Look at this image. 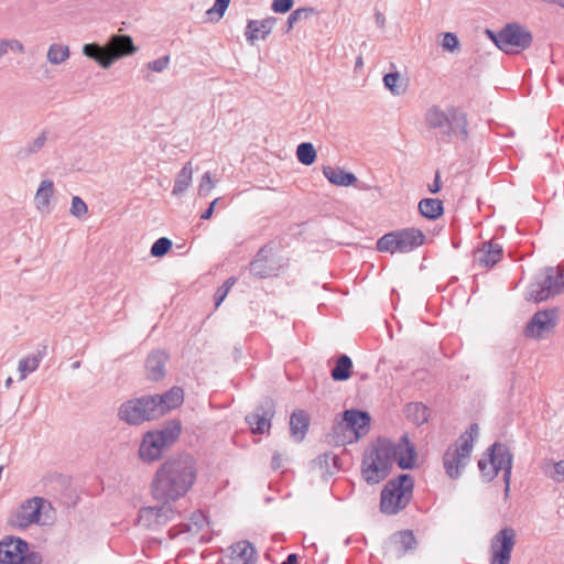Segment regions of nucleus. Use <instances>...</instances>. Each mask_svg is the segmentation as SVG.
<instances>
[{
    "mask_svg": "<svg viewBox=\"0 0 564 564\" xmlns=\"http://www.w3.org/2000/svg\"><path fill=\"white\" fill-rule=\"evenodd\" d=\"M280 564H299V556L295 553H290Z\"/></svg>",
    "mask_w": 564,
    "mask_h": 564,
    "instance_id": "774afa93",
    "label": "nucleus"
},
{
    "mask_svg": "<svg viewBox=\"0 0 564 564\" xmlns=\"http://www.w3.org/2000/svg\"><path fill=\"white\" fill-rule=\"evenodd\" d=\"M54 195V183L52 180H43L35 194L36 208L44 213L48 212L51 198Z\"/></svg>",
    "mask_w": 564,
    "mask_h": 564,
    "instance_id": "f704fd0d",
    "label": "nucleus"
},
{
    "mask_svg": "<svg viewBox=\"0 0 564 564\" xmlns=\"http://www.w3.org/2000/svg\"><path fill=\"white\" fill-rule=\"evenodd\" d=\"M513 466V454L508 445L496 441V477L502 470V480L505 484V500L509 498L511 473Z\"/></svg>",
    "mask_w": 564,
    "mask_h": 564,
    "instance_id": "aec40b11",
    "label": "nucleus"
},
{
    "mask_svg": "<svg viewBox=\"0 0 564 564\" xmlns=\"http://www.w3.org/2000/svg\"><path fill=\"white\" fill-rule=\"evenodd\" d=\"M196 478V459L191 454L172 455L155 471L151 494L160 502L176 501L191 490Z\"/></svg>",
    "mask_w": 564,
    "mask_h": 564,
    "instance_id": "f257e3e1",
    "label": "nucleus"
},
{
    "mask_svg": "<svg viewBox=\"0 0 564 564\" xmlns=\"http://www.w3.org/2000/svg\"><path fill=\"white\" fill-rule=\"evenodd\" d=\"M532 42L531 31L517 22L507 23L496 32V47L506 54L520 53L529 48Z\"/></svg>",
    "mask_w": 564,
    "mask_h": 564,
    "instance_id": "1a4fd4ad",
    "label": "nucleus"
},
{
    "mask_svg": "<svg viewBox=\"0 0 564 564\" xmlns=\"http://www.w3.org/2000/svg\"><path fill=\"white\" fill-rule=\"evenodd\" d=\"M443 50L451 53L455 52L459 47V40L455 33L445 32L443 33V40L441 42Z\"/></svg>",
    "mask_w": 564,
    "mask_h": 564,
    "instance_id": "3c124183",
    "label": "nucleus"
},
{
    "mask_svg": "<svg viewBox=\"0 0 564 564\" xmlns=\"http://www.w3.org/2000/svg\"><path fill=\"white\" fill-rule=\"evenodd\" d=\"M276 403L271 397H263L254 408V411L247 414L246 423L252 434H265L271 429V421L275 415Z\"/></svg>",
    "mask_w": 564,
    "mask_h": 564,
    "instance_id": "f8f14e48",
    "label": "nucleus"
},
{
    "mask_svg": "<svg viewBox=\"0 0 564 564\" xmlns=\"http://www.w3.org/2000/svg\"><path fill=\"white\" fill-rule=\"evenodd\" d=\"M384 87L394 96H401L408 87V79H403L398 70L390 72L383 76Z\"/></svg>",
    "mask_w": 564,
    "mask_h": 564,
    "instance_id": "ea45409f",
    "label": "nucleus"
},
{
    "mask_svg": "<svg viewBox=\"0 0 564 564\" xmlns=\"http://www.w3.org/2000/svg\"><path fill=\"white\" fill-rule=\"evenodd\" d=\"M45 355L46 346H43V349L39 350L35 355L21 359L19 361L20 380L25 379L29 373L35 371Z\"/></svg>",
    "mask_w": 564,
    "mask_h": 564,
    "instance_id": "58836bf2",
    "label": "nucleus"
},
{
    "mask_svg": "<svg viewBox=\"0 0 564 564\" xmlns=\"http://www.w3.org/2000/svg\"><path fill=\"white\" fill-rule=\"evenodd\" d=\"M69 56V48L66 45L52 44L47 51V59L54 65H58L66 61Z\"/></svg>",
    "mask_w": 564,
    "mask_h": 564,
    "instance_id": "c03bdc74",
    "label": "nucleus"
},
{
    "mask_svg": "<svg viewBox=\"0 0 564 564\" xmlns=\"http://www.w3.org/2000/svg\"><path fill=\"white\" fill-rule=\"evenodd\" d=\"M219 200H220V198L218 197V198H215L213 202H210L208 207L202 213L200 219H203V220L210 219L215 212V207Z\"/></svg>",
    "mask_w": 564,
    "mask_h": 564,
    "instance_id": "4d7b16f0",
    "label": "nucleus"
},
{
    "mask_svg": "<svg viewBox=\"0 0 564 564\" xmlns=\"http://www.w3.org/2000/svg\"><path fill=\"white\" fill-rule=\"evenodd\" d=\"M45 505L51 507V502L42 497L26 499L10 513L7 525L11 529L25 530L32 524H39Z\"/></svg>",
    "mask_w": 564,
    "mask_h": 564,
    "instance_id": "9d476101",
    "label": "nucleus"
},
{
    "mask_svg": "<svg viewBox=\"0 0 564 564\" xmlns=\"http://www.w3.org/2000/svg\"><path fill=\"white\" fill-rule=\"evenodd\" d=\"M170 359V355L165 349H153L149 352L144 368L145 377L149 381L160 382L166 377V364Z\"/></svg>",
    "mask_w": 564,
    "mask_h": 564,
    "instance_id": "a211bd4d",
    "label": "nucleus"
},
{
    "mask_svg": "<svg viewBox=\"0 0 564 564\" xmlns=\"http://www.w3.org/2000/svg\"><path fill=\"white\" fill-rule=\"evenodd\" d=\"M158 419L166 415L172 410L180 408L184 402V390L174 386L164 393L151 394Z\"/></svg>",
    "mask_w": 564,
    "mask_h": 564,
    "instance_id": "f3484780",
    "label": "nucleus"
},
{
    "mask_svg": "<svg viewBox=\"0 0 564 564\" xmlns=\"http://www.w3.org/2000/svg\"><path fill=\"white\" fill-rule=\"evenodd\" d=\"M173 247V242L167 237H161L156 239L150 249V254L153 258H162L164 257Z\"/></svg>",
    "mask_w": 564,
    "mask_h": 564,
    "instance_id": "a18cd8bd",
    "label": "nucleus"
},
{
    "mask_svg": "<svg viewBox=\"0 0 564 564\" xmlns=\"http://www.w3.org/2000/svg\"><path fill=\"white\" fill-rule=\"evenodd\" d=\"M479 427L477 423H471L469 427L457 438L456 443L459 445L464 443V441H468L470 443V452L474 447V441L478 436Z\"/></svg>",
    "mask_w": 564,
    "mask_h": 564,
    "instance_id": "603ef678",
    "label": "nucleus"
},
{
    "mask_svg": "<svg viewBox=\"0 0 564 564\" xmlns=\"http://www.w3.org/2000/svg\"><path fill=\"white\" fill-rule=\"evenodd\" d=\"M311 423L310 415L302 409L294 410L290 416V434L295 442L305 438Z\"/></svg>",
    "mask_w": 564,
    "mask_h": 564,
    "instance_id": "c85d7f7f",
    "label": "nucleus"
},
{
    "mask_svg": "<svg viewBox=\"0 0 564 564\" xmlns=\"http://www.w3.org/2000/svg\"><path fill=\"white\" fill-rule=\"evenodd\" d=\"M517 543V533L512 527H505L496 533V564H510Z\"/></svg>",
    "mask_w": 564,
    "mask_h": 564,
    "instance_id": "6ab92c4d",
    "label": "nucleus"
},
{
    "mask_svg": "<svg viewBox=\"0 0 564 564\" xmlns=\"http://www.w3.org/2000/svg\"><path fill=\"white\" fill-rule=\"evenodd\" d=\"M155 436L167 448H171L180 438L182 433V421L180 419H171L165 421L160 429L151 430Z\"/></svg>",
    "mask_w": 564,
    "mask_h": 564,
    "instance_id": "bb28decb",
    "label": "nucleus"
},
{
    "mask_svg": "<svg viewBox=\"0 0 564 564\" xmlns=\"http://www.w3.org/2000/svg\"><path fill=\"white\" fill-rule=\"evenodd\" d=\"M457 110H452V118H449L438 106L430 108L425 115V121L430 129H440L444 137H452L455 133L454 123L462 126V133L464 138L467 137L466 119L464 116L457 117Z\"/></svg>",
    "mask_w": 564,
    "mask_h": 564,
    "instance_id": "ddd939ff",
    "label": "nucleus"
},
{
    "mask_svg": "<svg viewBox=\"0 0 564 564\" xmlns=\"http://www.w3.org/2000/svg\"><path fill=\"white\" fill-rule=\"evenodd\" d=\"M192 174H193V170L191 166V162H187L182 167V170L177 173V175L175 177L174 186H173V191H172L173 195L180 196L187 191V188L189 187V185L192 183Z\"/></svg>",
    "mask_w": 564,
    "mask_h": 564,
    "instance_id": "a19ab883",
    "label": "nucleus"
},
{
    "mask_svg": "<svg viewBox=\"0 0 564 564\" xmlns=\"http://www.w3.org/2000/svg\"><path fill=\"white\" fill-rule=\"evenodd\" d=\"M230 0H215V11H218V18H223L227 8L229 7Z\"/></svg>",
    "mask_w": 564,
    "mask_h": 564,
    "instance_id": "13d9d810",
    "label": "nucleus"
},
{
    "mask_svg": "<svg viewBox=\"0 0 564 564\" xmlns=\"http://www.w3.org/2000/svg\"><path fill=\"white\" fill-rule=\"evenodd\" d=\"M47 141V131L43 130L39 137H36L34 140L29 141L24 145L20 147L15 153L14 156L19 161H26L31 156L37 154L45 145Z\"/></svg>",
    "mask_w": 564,
    "mask_h": 564,
    "instance_id": "2f4dec72",
    "label": "nucleus"
},
{
    "mask_svg": "<svg viewBox=\"0 0 564 564\" xmlns=\"http://www.w3.org/2000/svg\"><path fill=\"white\" fill-rule=\"evenodd\" d=\"M69 212L74 217L83 218L84 216L87 215L88 207L87 204L79 196H73Z\"/></svg>",
    "mask_w": 564,
    "mask_h": 564,
    "instance_id": "8fccbe9b",
    "label": "nucleus"
},
{
    "mask_svg": "<svg viewBox=\"0 0 564 564\" xmlns=\"http://www.w3.org/2000/svg\"><path fill=\"white\" fill-rule=\"evenodd\" d=\"M42 555L26 540L7 535L0 541V564H42Z\"/></svg>",
    "mask_w": 564,
    "mask_h": 564,
    "instance_id": "0eeeda50",
    "label": "nucleus"
},
{
    "mask_svg": "<svg viewBox=\"0 0 564 564\" xmlns=\"http://www.w3.org/2000/svg\"><path fill=\"white\" fill-rule=\"evenodd\" d=\"M558 307L539 310L528 321L523 334L527 338L541 339L553 333L558 322Z\"/></svg>",
    "mask_w": 564,
    "mask_h": 564,
    "instance_id": "9b49d317",
    "label": "nucleus"
},
{
    "mask_svg": "<svg viewBox=\"0 0 564 564\" xmlns=\"http://www.w3.org/2000/svg\"><path fill=\"white\" fill-rule=\"evenodd\" d=\"M107 47L111 54V58H115V62L132 55L137 51L132 37L128 34L111 35L107 42Z\"/></svg>",
    "mask_w": 564,
    "mask_h": 564,
    "instance_id": "b1692460",
    "label": "nucleus"
},
{
    "mask_svg": "<svg viewBox=\"0 0 564 564\" xmlns=\"http://www.w3.org/2000/svg\"><path fill=\"white\" fill-rule=\"evenodd\" d=\"M271 467L273 470H278L282 467V457L278 452H275L272 456Z\"/></svg>",
    "mask_w": 564,
    "mask_h": 564,
    "instance_id": "e2e57ef3",
    "label": "nucleus"
},
{
    "mask_svg": "<svg viewBox=\"0 0 564 564\" xmlns=\"http://www.w3.org/2000/svg\"><path fill=\"white\" fill-rule=\"evenodd\" d=\"M564 292V265L544 267L527 286L523 297L530 303H541Z\"/></svg>",
    "mask_w": 564,
    "mask_h": 564,
    "instance_id": "7ed1b4c3",
    "label": "nucleus"
},
{
    "mask_svg": "<svg viewBox=\"0 0 564 564\" xmlns=\"http://www.w3.org/2000/svg\"><path fill=\"white\" fill-rule=\"evenodd\" d=\"M170 503L162 502L161 506L141 508L138 513V524L150 530L165 525L175 516V510Z\"/></svg>",
    "mask_w": 564,
    "mask_h": 564,
    "instance_id": "dca6fc26",
    "label": "nucleus"
},
{
    "mask_svg": "<svg viewBox=\"0 0 564 564\" xmlns=\"http://www.w3.org/2000/svg\"><path fill=\"white\" fill-rule=\"evenodd\" d=\"M323 174L327 181L336 186H352L358 182L357 176L352 172L345 171L340 167L324 166Z\"/></svg>",
    "mask_w": 564,
    "mask_h": 564,
    "instance_id": "7c9ffc66",
    "label": "nucleus"
},
{
    "mask_svg": "<svg viewBox=\"0 0 564 564\" xmlns=\"http://www.w3.org/2000/svg\"><path fill=\"white\" fill-rule=\"evenodd\" d=\"M296 158L303 165H312L317 158L316 150L311 142H302L296 148Z\"/></svg>",
    "mask_w": 564,
    "mask_h": 564,
    "instance_id": "37998d69",
    "label": "nucleus"
},
{
    "mask_svg": "<svg viewBox=\"0 0 564 564\" xmlns=\"http://www.w3.org/2000/svg\"><path fill=\"white\" fill-rule=\"evenodd\" d=\"M473 267L478 270V272L475 273L476 280L479 275L486 274L489 269L494 268V237L481 242L480 246L474 250Z\"/></svg>",
    "mask_w": 564,
    "mask_h": 564,
    "instance_id": "4be33fe9",
    "label": "nucleus"
},
{
    "mask_svg": "<svg viewBox=\"0 0 564 564\" xmlns=\"http://www.w3.org/2000/svg\"><path fill=\"white\" fill-rule=\"evenodd\" d=\"M9 48L21 53L24 51V46L19 40H7L6 53H8Z\"/></svg>",
    "mask_w": 564,
    "mask_h": 564,
    "instance_id": "bf43d9fd",
    "label": "nucleus"
},
{
    "mask_svg": "<svg viewBox=\"0 0 564 564\" xmlns=\"http://www.w3.org/2000/svg\"><path fill=\"white\" fill-rule=\"evenodd\" d=\"M377 440L381 446H390L393 449V462H397L399 468L410 470L415 467L417 452L415 445L409 440L408 434H403L398 443L383 436H379Z\"/></svg>",
    "mask_w": 564,
    "mask_h": 564,
    "instance_id": "4468645a",
    "label": "nucleus"
},
{
    "mask_svg": "<svg viewBox=\"0 0 564 564\" xmlns=\"http://www.w3.org/2000/svg\"><path fill=\"white\" fill-rule=\"evenodd\" d=\"M495 134L502 135V137H509V135H513V131L509 127L500 126L496 122Z\"/></svg>",
    "mask_w": 564,
    "mask_h": 564,
    "instance_id": "680f3d73",
    "label": "nucleus"
},
{
    "mask_svg": "<svg viewBox=\"0 0 564 564\" xmlns=\"http://www.w3.org/2000/svg\"><path fill=\"white\" fill-rule=\"evenodd\" d=\"M419 212L424 218L435 220L444 214V205L438 198H423L419 203Z\"/></svg>",
    "mask_w": 564,
    "mask_h": 564,
    "instance_id": "c9c22d12",
    "label": "nucleus"
},
{
    "mask_svg": "<svg viewBox=\"0 0 564 564\" xmlns=\"http://www.w3.org/2000/svg\"><path fill=\"white\" fill-rule=\"evenodd\" d=\"M442 189V182L440 172L436 171L433 183L429 186V191L432 194H436Z\"/></svg>",
    "mask_w": 564,
    "mask_h": 564,
    "instance_id": "052dcab7",
    "label": "nucleus"
},
{
    "mask_svg": "<svg viewBox=\"0 0 564 564\" xmlns=\"http://www.w3.org/2000/svg\"><path fill=\"white\" fill-rule=\"evenodd\" d=\"M352 360L346 355L341 354L336 358L335 366L330 370V377L334 381H346L352 375Z\"/></svg>",
    "mask_w": 564,
    "mask_h": 564,
    "instance_id": "72a5a7b5",
    "label": "nucleus"
},
{
    "mask_svg": "<svg viewBox=\"0 0 564 564\" xmlns=\"http://www.w3.org/2000/svg\"><path fill=\"white\" fill-rule=\"evenodd\" d=\"M169 63H170V56L164 55L158 59L149 62L147 64V66L150 70L160 73V72H163L169 66Z\"/></svg>",
    "mask_w": 564,
    "mask_h": 564,
    "instance_id": "6e6d98bb",
    "label": "nucleus"
},
{
    "mask_svg": "<svg viewBox=\"0 0 564 564\" xmlns=\"http://www.w3.org/2000/svg\"><path fill=\"white\" fill-rule=\"evenodd\" d=\"M214 187V183L212 181V177H210V173L209 172H205L200 178V182H199V185H198V195L200 197H206L212 188Z\"/></svg>",
    "mask_w": 564,
    "mask_h": 564,
    "instance_id": "864d4df0",
    "label": "nucleus"
},
{
    "mask_svg": "<svg viewBox=\"0 0 564 564\" xmlns=\"http://www.w3.org/2000/svg\"><path fill=\"white\" fill-rule=\"evenodd\" d=\"M289 265V258L279 254L275 243L269 241L256 252L247 269L253 279L267 280L278 278Z\"/></svg>",
    "mask_w": 564,
    "mask_h": 564,
    "instance_id": "39448f33",
    "label": "nucleus"
},
{
    "mask_svg": "<svg viewBox=\"0 0 564 564\" xmlns=\"http://www.w3.org/2000/svg\"><path fill=\"white\" fill-rule=\"evenodd\" d=\"M487 464L494 467V444L486 448L482 458L478 460V468L485 481L490 482L494 479V476H489V474L486 473Z\"/></svg>",
    "mask_w": 564,
    "mask_h": 564,
    "instance_id": "49530a36",
    "label": "nucleus"
},
{
    "mask_svg": "<svg viewBox=\"0 0 564 564\" xmlns=\"http://www.w3.org/2000/svg\"><path fill=\"white\" fill-rule=\"evenodd\" d=\"M166 449L169 448L150 430L143 434L139 447V457L144 463H153L161 459Z\"/></svg>",
    "mask_w": 564,
    "mask_h": 564,
    "instance_id": "412c9836",
    "label": "nucleus"
},
{
    "mask_svg": "<svg viewBox=\"0 0 564 564\" xmlns=\"http://www.w3.org/2000/svg\"><path fill=\"white\" fill-rule=\"evenodd\" d=\"M399 235L401 253H409L423 246L426 240L424 232L415 227L397 229Z\"/></svg>",
    "mask_w": 564,
    "mask_h": 564,
    "instance_id": "a878e982",
    "label": "nucleus"
},
{
    "mask_svg": "<svg viewBox=\"0 0 564 564\" xmlns=\"http://www.w3.org/2000/svg\"><path fill=\"white\" fill-rule=\"evenodd\" d=\"M208 524V517L202 510L192 513L188 522H182L170 529L169 534L171 539H175L182 533L193 532L198 533L204 525Z\"/></svg>",
    "mask_w": 564,
    "mask_h": 564,
    "instance_id": "cd10ccee",
    "label": "nucleus"
},
{
    "mask_svg": "<svg viewBox=\"0 0 564 564\" xmlns=\"http://www.w3.org/2000/svg\"><path fill=\"white\" fill-rule=\"evenodd\" d=\"M340 421H335L330 433H328V443L336 446H344L357 442L366 435L370 429L371 416L367 411L359 409H349L343 411Z\"/></svg>",
    "mask_w": 564,
    "mask_h": 564,
    "instance_id": "f03ea898",
    "label": "nucleus"
},
{
    "mask_svg": "<svg viewBox=\"0 0 564 564\" xmlns=\"http://www.w3.org/2000/svg\"><path fill=\"white\" fill-rule=\"evenodd\" d=\"M276 21L275 17H268L263 20H249L245 32L247 41L253 44L258 39L265 40Z\"/></svg>",
    "mask_w": 564,
    "mask_h": 564,
    "instance_id": "393cba45",
    "label": "nucleus"
},
{
    "mask_svg": "<svg viewBox=\"0 0 564 564\" xmlns=\"http://www.w3.org/2000/svg\"><path fill=\"white\" fill-rule=\"evenodd\" d=\"M83 54L94 59L102 68H109L115 63V58H111L107 44L87 43L83 46Z\"/></svg>",
    "mask_w": 564,
    "mask_h": 564,
    "instance_id": "c756f323",
    "label": "nucleus"
},
{
    "mask_svg": "<svg viewBox=\"0 0 564 564\" xmlns=\"http://www.w3.org/2000/svg\"><path fill=\"white\" fill-rule=\"evenodd\" d=\"M375 20H376V23L378 24V26L380 29H383L384 28V24H386V18L384 15L380 12V11H376L375 13Z\"/></svg>",
    "mask_w": 564,
    "mask_h": 564,
    "instance_id": "338daca9",
    "label": "nucleus"
},
{
    "mask_svg": "<svg viewBox=\"0 0 564 564\" xmlns=\"http://www.w3.org/2000/svg\"><path fill=\"white\" fill-rule=\"evenodd\" d=\"M229 550L230 554L224 564H254L257 561V550L247 540L232 544Z\"/></svg>",
    "mask_w": 564,
    "mask_h": 564,
    "instance_id": "5701e85b",
    "label": "nucleus"
},
{
    "mask_svg": "<svg viewBox=\"0 0 564 564\" xmlns=\"http://www.w3.org/2000/svg\"><path fill=\"white\" fill-rule=\"evenodd\" d=\"M395 544L400 545V555L413 552L417 546L416 538L412 530H401L392 535Z\"/></svg>",
    "mask_w": 564,
    "mask_h": 564,
    "instance_id": "4c0bfd02",
    "label": "nucleus"
},
{
    "mask_svg": "<svg viewBox=\"0 0 564 564\" xmlns=\"http://www.w3.org/2000/svg\"><path fill=\"white\" fill-rule=\"evenodd\" d=\"M152 395L144 394L122 402L118 409V419L131 426L158 420Z\"/></svg>",
    "mask_w": 564,
    "mask_h": 564,
    "instance_id": "6e6552de",
    "label": "nucleus"
},
{
    "mask_svg": "<svg viewBox=\"0 0 564 564\" xmlns=\"http://www.w3.org/2000/svg\"><path fill=\"white\" fill-rule=\"evenodd\" d=\"M400 242L397 230H392L377 240L376 249L379 252H389L391 254L401 253Z\"/></svg>",
    "mask_w": 564,
    "mask_h": 564,
    "instance_id": "e433bc0d",
    "label": "nucleus"
},
{
    "mask_svg": "<svg viewBox=\"0 0 564 564\" xmlns=\"http://www.w3.org/2000/svg\"><path fill=\"white\" fill-rule=\"evenodd\" d=\"M237 279L235 276H229L216 291L214 295L215 307H219V305L226 299L230 289L235 285Z\"/></svg>",
    "mask_w": 564,
    "mask_h": 564,
    "instance_id": "09e8293b",
    "label": "nucleus"
},
{
    "mask_svg": "<svg viewBox=\"0 0 564 564\" xmlns=\"http://www.w3.org/2000/svg\"><path fill=\"white\" fill-rule=\"evenodd\" d=\"M405 417L416 426L426 423L430 417V409L422 402H409L404 406Z\"/></svg>",
    "mask_w": 564,
    "mask_h": 564,
    "instance_id": "473e14b6",
    "label": "nucleus"
},
{
    "mask_svg": "<svg viewBox=\"0 0 564 564\" xmlns=\"http://www.w3.org/2000/svg\"><path fill=\"white\" fill-rule=\"evenodd\" d=\"M393 449L383 447L378 440L368 451H365L361 460V477L368 485H376L384 480L393 467Z\"/></svg>",
    "mask_w": 564,
    "mask_h": 564,
    "instance_id": "423d86ee",
    "label": "nucleus"
},
{
    "mask_svg": "<svg viewBox=\"0 0 564 564\" xmlns=\"http://www.w3.org/2000/svg\"><path fill=\"white\" fill-rule=\"evenodd\" d=\"M206 21L208 22H217L219 21L221 18H218V11H215V6H213L210 9H208L206 11Z\"/></svg>",
    "mask_w": 564,
    "mask_h": 564,
    "instance_id": "0e129e2a",
    "label": "nucleus"
},
{
    "mask_svg": "<svg viewBox=\"0 0 564 564\" xmlns=\"http://www.w3.org/2000/svg\"><path fill=\"white\" fill-rule=\"evenodd\" d=\"M330 467H334V474L340 469V458L330 452Z\"/></svg>",
    "mask_w": 564,
    "mask_h": 564,
    "instance_id": "69168bd1",
    "label": "nucleus"
},
{
    "mask_svg": "<svg viewBox=\"0 0 564 564\" xmlns=\"http://www.w3.org/2000/svg\"><path fill=\"white\" fill-rule=\"evenodd\" d=\"M414 478L410 474H399L387 481L380 494V511L394 516L404 510L413 498Z\"/></svg>",
    "mask_w": 564,
    "mask_h": 564,
    "instance_id": "20e7f679",
    "label": "nucleus"
},
{
    "mask_svg": "<svg viewBox=\"0 0 564 564\" xmlns=\"http://www.w3.org/2000/svg\"><path fill=\"white\" fill-rule=\"evenodd\" d=\"M311 464L312 468H318L324 474L334 475V467H330V452L318 455Z\"/></svg>",
    "mask_w": 564,
    "mask_h": 564,
    "instance_id": "de8ad7c7",
    "label": "nucleus"
},
{
    "mask_svg": "<svg viewBox=\"0 0 564 564\" xmlns=\"http://www.w3.org/2000/svg\"><path fill=\"white\" fill-rule=\"evenodd\" d=\"M294 4V0H273L271 3V10L274 13L284 14L288 13Z\"/></svg>",
    "mask_w": 564,
    "mask_h": 564,
    "instance_id": "5fc2aeb1",
    "label": "nucleus"
},
{
    "mask_svg": "<svg viewBox=\"0 0 564 564\" xmlns=\"http://www.w3.org/2000/svg\"><path fill=\"white\" fill-rule=\"evenodd\" d=\"M317 13L318 11L313 7H303L292 11L286 19L285 33H289L297 21L306 20Z\"/></svg>",
    "mask_w": 564,
    "mask_h": 564,
    "instance_id": "79ce46f5",
    "label": "nucleus"
},
{
    "mask_svg": "<svg viewBox=\"0 0 564 564\" xmlns=\"http://www.w3.org/2000/svg\"><path fill=\"white\" fill-rule=\"evenodd\" d=\"M470 443L464 441L463 444L454 443L449 446L443 456V464L445 473L451 479H458L462 475V469L467 465L470 457Z\"/></svg>",
    "mask_w": 564,
    "mask_h": 564,
    "instance_id": "2eb2a0df",
    "label": "nucleus"
}]
</instances>
